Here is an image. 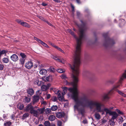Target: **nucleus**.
<instances>
[{
    "label": "nucleus",
    "instance_id": "f257e3e1",
    "mask_svg": "<svg viewBox=\"0 0 126 126\" xmlns=\"http://www.w3.org/2000/svg\"><path fill=\"white\" fill-rule=\"evenodd\" d=\"M81 49H76L74 55V62L73 66L70 64L69 66L72 70L73 81L71 84L73 88L69 89L70 93L68 94L69 97H72L75 103L74 106L75 110H78L80 106H86L89 102L88 96L86 94H83L79 97L78 90L76 88L77 83L78 81V76L79 73V67L80 64V55Z\"/></svg>",
    "mask_w": 126,
    "mask_h": 126
},
{
    "label": "nucleus",
    "instance_id": "f03ea898",
    "mask_svg": "<svg viewBox=\"0 0 126 126\" xmlns=\"http://www.w3.org/2000/svg\"><path fill=\"white\" fill-rule=\"evenodd\" d=\"M89 107L90 110L94 112L96 111L102 112V114H104V111L106 112V114H109L112 116L111 120L113 122L114 120L116 119L118 114L116 111H112L108 109L104 108V105L99 102L97 100H91L89 102Z\"/></svg>",
    "mask_w": 126,
    "mask_h": 126
},
{
    "label": "nucleus",
    "instance_id": "7ed1b4c3",
    "mask_svg": "<svg viewBox=\"0 0 126 126\" xmlns=\"http://www.w3.org/2000/svg\"><path fill=\"white\" fill-rule=\"evenodd\" d=\"M44 109H37L36 110H34V108L30 111V113L33 115L34 116L37 117L39 115L43 113L44 111Z\"/></svg>",
    "mask_w": 126,
    "mask_h": 126
},
{
    "label": "nucleus",
    "instance_id": "20e7f679",
    "mask_svg": "<svg viewBox=\"0 0 126 126\" xmlns=\"http://www.w3.org/2000/svg\"><path fill=\"white\" fill-rule=\"evenodd\" d=\"M126 79V70L124 72L122 76L120 79L119 81L116 84L114 85L113 88L115 90H116V89L119 88L120 87V86L122 84L121 81L123 80V78Z\"/></svg>",
    "mask_w": 126,
    "mask_h": 126
},
{
    "label": "nucleus",
    "instance_id": "39448f33",
    "mask_svg": "<svg viewBox=\"0 0 126 126\" xmlns=\"http://www.w3.org/2000/svg\"><path fill=\"white\" fill-rule=\"evenodd\" d=\"M53 79V76L50 75H46L44 77L42 78L43 80L45 81H48L49 82L51 81Z\"/></svg>",
    "mask_w": 126,
    "mask_h": 126
},
{
    "label": "nucleus",
    "instance_id": "423d86ee",
    "mask_svg": "<svg viewBox=\"0 0 126 126\" xmlns=\"http://www.w3.org/2000/svg\"><path fill=\"white\" fill-rule=\"evenodd\" d=\"M16 21L19 24L24 26L28 28H29L30 27V26L28 24L25 22H23L19 19H17Z\"/></svg>",
    "mask_w": 126,
    "mask_h": 126
},
{
    "label": "nucleus",
    "instance_id": "0eeeda50",
    "mask_svg": "<svg viewBox=\"0 0 126 126\" xmlns=\"http://www.w3.org/2000/svg\"><path fill=\"white\" fill-rule=\"evenodd\" d=\"M33 66V63L31 61L26 62L25 64V67L28 69L31 68Z\"/></svg>",
    "mask_w": 126,
    "mask_h": 126
},
{
    "label": "nucleus",
    "instance_id": "6e6552de",
    "mask_svg": "<svg viewBox=\"0 0 126 126\" xmlns=\"http://www.w3.org/2000/svg\"><path fill=\"white\" fill-rule=\"evenodd\" d=\"M34 84L37 85L38 86H41L43 84V82L41 81H39L38 78H35L34 80Z\"/></svg>",
    "mask_w": 126,
    "mask_h": 126
},
{
    "label": "nucleus",
    "instance_id": "1a4fd4ad",
    "mask_svg": "<svg viewBox=\"0 0 126 126\" xmlns=\"http://www.w3.org/2000/svg\"><path fill=\"white\" fill-rule=\"evenodd\" d=\"M60 91L59 90H57V91L55 92L56 94H58L59 99L60 101H62L63 99V96L61 95V94Z\"/></svg>",
    "mask_w": 126,
    "mask_h": 126
},
{
    "label": "nucleus",
    "instance_id": "9d476101",
    "mask_svg": "<svg viewBox=\"0 0 126 126\" xmlns=\"http://www.w3.org/2000/svg\"><path fill=\"white\" fill-rule=\"evenodd\" d=\"M11 60L14 62H16L18 60L17 56L16 54H13L10 57Z\"/></svg>",
    "mask_w": 126,
    "mask_h": 126
},
{
    "label": "nucleus",
    "instance_id": "9b49d317",
    "mask_svg": "<svg viewBox=\"0 0 126 126\" xmlns=\"http://www.w3.org/2000/svg\"><path fill=\"white\" fill-rule=\"evenodd\" d=\"M33 108V107L31 105V104H30L27 106L25 110L27 111H30V113L31 110H32Z\"/></svg>",
    "mask_w": 126,
    "mask_h": 126
},
{
    "label": "nucleus",
    "instance_id": "f8f14e48",
    "mask_svg": "<svg viewBox=\"0 0 126 126\" xmlns=\"http://www.w3.org/2000/svg\"><path fill=\"white\" fill-rule=\"evenodd\" d=\"M39 98V97L38 95H34L33 97V103L37 102Z\"/></svg>",
    "mask_w": 126,
    "mask_h": 126
},
{
    "label": "nucleus",
    "instance_id": "ddd939ff",
    "mask_svg": "<svg viewBox=\"0 0 126 126\" xmlns=\"http://www.w3.org/2000/svg\"><path fill=\"white\" fill-rule=\"evenodd\" d=\"M47 71L45 69H41L39 71V73L41 75H45L47 73Z\"/></svg>",
    "mask_w": 126,
    "mask_h": 126
},
{
    "label": "nucleus",
    "instance_id": "4468645a",
    "mask_svg": "<svg viewBox=\"0 0 126 126\" xmlns=\"http://www.w3.org/2000/svg\"><path fill=\"white\" fill-rule=\"evenodd\" d=\"M95 118L97 120H99L101 119V116L97 112H96L94 114Z\"/></svg>",
    "mask_w": 126,
    "mask_h": 126
},
{
    "label": "nucleus",
    "instance_id": "2eb2a0df",
    "mask_svg": "<svg viewBox=\"0 0 126 126\" xmlns=\"http://www.w3.org/2000/svg\"><path fill=\"white\" fill-rule=\"evenodd\" d=\"M27 93L30 95H32L34 93V91L32 89L30 88L28 90Z\"/></svg>",
    "mask_w": 126,
    "mask_h": 126
},
{
    "label": "nucleus",
    "instance_id": "dca6fc26",
    "mask_svg": "<svg viewBox=\"0 0 126 126\" xmlns=\"http://www.w3.org/2000/svg\"><path fill=\"white\" fill-rule=\"evenodd\" d=\"M25 60V59L20 58L19 59L20 64H21L22 66H23Z\"/></svg>",
    "mask_w": 126,
    "mask_h": 126
},
{
    "label": "nucleus",
    "instance_id": "f3484780",
    "mask_svg": "<svg viewBox=\"0 0 126 126\" xmlns=\"http://www.w3.org/2000/svg\"><path fill=\"white\" fill-rule=\"evenodd\" d=\"M109 95L108 93L105 94H104L103 96V99L105 101L106 100H107L109 99V97L108 96Z\"/></svg>",
    "mask_w": 126,
    "mask_h": 126
},
{
    "label": "nucleus",
    "instance_id": "a211bd4d",
    "mask_svg": "<svg viewBox=\"0 0 126 126\" xmlns=\"http://www.w3.org/2000/svg\"><path fill=\"white\" fill-rule=\"evenodd\" d=\"M56 114L57 117L58 118H60L63 116V114L61 112H58Z\"/></svg>",
    "mask_w": 126,
    "mask_h": 126
},
{
    "label": "nucleus",
    "instance_id": "6ab92c4d",
    "mask_svg": "<svg viewBox=\"0 0 126 126\" xmlns=\"http://www.w3.org/2000/svg\"><path fill=\"white\" fill-rule=\"evenodd\" d=\"M55 119V117L54 115H50L48 117V119L49 120L52 121L54 120Z\"/></svg>",
    "mask_w": 126,
    "mask_h": 126
},
{
    "label": "nucleus",
    "instance_id": "aec40b11",
    "mask_svg": "<svg viewBox=\"0 0 126 126\" xmlns=\"http://www.w3.org/2000/svg\"><path fill=\"white\" fill-rule=\"evenodd\" d=\"M63 92L62 93V95L63 96L66 93L67 88L66 87H64L62 88Z\"/></svg>",
    "mask_w": 126,
    "mask_h": 126
},
{
    "label": "nucleus",
    "instance_id": "412c9836",
    "mask_svg": "<svg viewBox=\"0 0 126 126\" xmlns=\"http://www.w3.org/2000/svg\"><path fill=\"white\" fill-rule=\"evenodd\" d=\"M24 106L23 104L21 103H19L17 105V107L20 110H21L23 108Z\"/></svg>",
    "mask_w": 126,
    "mask_h": 126
},
{
    "label": "nucleus",
    "instance_id": "4be33fe9",
    "mask_svg": "<svg viewBox=\"0 0 126 126\" xmlns=\"http://www.w3.org/2000/svg\"><path fill=\"white\" fill-rule=\"evenodd\" d=\"M42 90L43 91H46L48 89L47 87V86L45 85H43L41 87Z\"/></svg>",
    "mask_w": 126,
    "mask_h": 126
},
{
    "label": "nucleus",
    "instance_id": "5701e85b",
    "mask_svg": "<svg viewBox=\"0 0 126 126\" xmlns=\"http://www.w3.org/2000/svg\"><path fill=\"white\" fill-rule=\"evenodd\" d=\"M57 106L56 105L53 106L51 108V110L52 111H55L58 109Z\"/></svg>",
    "mask_w": 126,
    "mask_h": 126
},
{
    "label": "nucleus",
    "instance_id": "b1692460",
    "mask_svg": "<svg viewBox=\"0 0 126 126\" xmlns=\"http://www.w3.org/2000/svg\"><path fill=\"white\" fill-rule=\"evenodd\" d=\"M57 71L59 73H62L64 72L65 71V69H58L57 70Z\"/></svg>",
    "mask_w": 126,
    "mask_h": 126
},
{
    "label": "nucleus",
    "instance_id": "393cba45",
    "mask_svg": "<svg viewBox=\"0 0 126 126\" xmlns=\"http://www.w3.org/2000/svg\"><path fill=\"white\" fill-rule=\"evenodd\" d=\"M114 90H115L113 88H112L111 90H110L108 92V94L110 95L112 94H113Z\"/></svg>",
    "mask_w": 126,
    "mask_h": 126
},
{
    "label": "nucleus",
    "instance_id": "a878e982",
    "mask_svg": "<svg viewBox=\"0 0 126 126\" xmlns=\"http://www.w3.org/2000/svg\"><path fill=\"white\" fill-rule=\"evenodd\" d=\"M2 62L5 63H7L9 62V60L7 58H4L2 59Z\"/></svg>",
    "mask_w": 126,
    "mask_h": 126
},
{
    "label": "nucleus",
    "instance_id": "bb28decb",
    "mask_svg": "<svg viewBox=\"0 0 126 126\" xmlns=\"http://www.w3.org/2000/svg\"><path fill=\"white\" fill-rule=\"evenodd\" d=\"M20 55L22 57L21 58L26 59V55L24 53H20Z\"/></svg>",
    "mask_w": 126,
    "mask_h": 126
},
{
    "label": "nucleus",
    "instance_id": "cd10ccee",
    "mask_svg": "<svg viewBox=\"0 0 126 126\" xmlns=\"http://www.w3.org/2000/svg\"><path fill=\"white\" fill-rule=\"evenodd\" d=\"M121 21L122 22V23L120 24L121 26H122L125 25V21L123 19L120 20H119V21L120 22Z\"/></svg>",
    "mask_w": 126,
    "mask_h": 126
},
{
    "label": "nucleus",
    "instance_id": "c85d7f7f",
    "mask_svg": "<svg viewBox=\"0 0 126 126\" xmlns=\"http://www.w3.org/2000/svg\"><path fill=\"white\" fill-rule=\"evenodd\" d=\"M44 124L45 126H50V124L49 121H45Z\"/></svg>",
    "mask_w": 126,
    "mask_h": 126
},
{
    "label": "nucleus",
    "instance_id": "c756f323",
    "mask_svg": "<svg viewBox=\"0 0 126 126\" xmlns=\"http://www.w3.org/2000/svg\"><path fill=\"white\" fill-rule=\"evenodd\" d=\"M29 116V114L28 113H25L22 116V119H24L25 118Z\"/></svg>",
    "mask_w": 126,
    "mask_h": 126
},
{
    "label": "nucleus",
    "instance_id": "7c9ffc66",
    "mask_svg": "<svg viewBox=\"0 0 126 126\" xmlns=\"http://www.w3.org/2000/svg\"><path fill=\"white\" fill-rule=\"evenodd\" d=\"M112 42V40L111 39H109L108 40L106 41L105 43H109L111 44Z\"/></svg>",
    "mask_w": 126,
    "mask_h": 126
},
{
    "label": "nucleus",
    "instance_id": "2f4dec72",
    "mask_svg": "<svg viewBox=\"0 0 126 126\" xmlns=\"http://www.w3.org/2000/svg\"><path fill=\"white\" fill-rule=\"evenodd\" d=\"M58 62H59L61 63H64L66 62L65 60H64L63 59H59V60Z\"/></svg>",
    "mask_w": 126,
    "mask_h": 126
},
{
    "label": "nucleus",
    "instance_id": "473e14b6",
    "mask_svg": "<svg viewBox=\"0 0 126 126\" xmlns=\"http://www.w3.org/2000/svg\"><path fill=\"white\" fill-rule=\"evenodd\" d=\"M45 111L46 114H49L50 113L51 110L47 108L45 110Z\"/></svg>",
    "mask_w": 126,
    "mask_h": 126
},
{
    "label": "nucleus",
    "instance_id": "72a5a7b5",
    "mask_svg": "<svg viewBox=\"0 0 126 126\" xmlns=\"http://www.w3.org/2000/svg\"><path fill=\"white\" fill-rule=\"evenodd\" d=\"M41 44L43 46L46 47V48H48L49 47V46L46 43H45L43 41L42 42Z\"/></svg>",
    "mask_w": 126,
    "mask_h": 126
},
{
    "label": "nucleus",
    "instance_id": "f704fd0d",
    "mask_svg": "<svg viewBox=\"0 0 126 126\" xmlns=\"http://www.w3.org/2000/svg\"><path fill=\"white\" fill-rule=\"evenodd\" d=\"M56 48V49H57V50H58L59 51H61L62 53H64V52L63 51V50L62 49H61L60 48L57 47V46L56 47V48Z\"/></svg>",
    "mask_w": 126,
    "mask_h": 126
},
{
    "label": "nucleus",
    "instance_id": "c9c22d12",
    "mask_svg": "<svg viewBox=\"0 0 126 126\" xmlns=\"http://www.w3.org/2000/svg\"><path fill=\"white\" fill-rule=\"evenodd\" d=\"M11 122H7L4 124V125L5 126H9L11 125Z\"/></svg>",
    "mask_w": 126,
    "mask_h": 126
},
{
    "label": "nucleus",
    "instance_id": "e433bc0d",
    "mask_svg": "<svg viewBox=\"0 0 126 126\" xmlns=\"http://www.w3.org/2000/svg\"><path fill=\"white\" fill-rule=\"evenodd\" d=\"M42 93L41 91L40 90H38L36 92V94L37 95H38L41 94Z\"/></svg>",
    "mask_w": 126,
    "mask_h": 126
},
{
    "label": "nucleus",
    "instance_id": "4c0bfd02",
    "mask_svg": "<svg viewBox=\"0 0 126 126\" xmlns=\"http://www.w3.org/2000/svg\"><path fill=\"white\" fill-rule=\"evenodd\" d=\"M51 57L53 59L57 61V62H58L59 60V59L57 57L54 56L52 55L51 56Z\"/></svg>",
    "mask_w": 126,
    "mask_h": 126
},
{
    "label": "nucleus",
    "instance_id": "58836bf2",
    "mask_svg": "<svg viewBox=\"0 0 126 126\" xmlns=\"http://www.w3.org/2000/svg\"><path fill=\"white\" fill-rule=\"evenodd\" d=\"M25 100L27 102H29L30 100V98L26 97Z\"/></svg>",
    "mask_w": 126,
    "mask_h": 126
},
{
    "label": "nucleus",
    "instance_id": "ea45409f",
    "mask_svg": "<svg viewBox=\"0 0 126 126\" xmlns=\"http://www.w3.org/2000/svg\"><path fill=\"white\" fill-rule=\"evenodd\" d=\"M123 118L121 117L118 119V121L120 123H122L123 121Z\"/></svg>",
    "mask_w": 126,
    "mask_h": 126
},
{
    "label": "nucleus",
    "instance_id": "a19ab883",
    "mask_svg": "<svg viewBox=\"0 0 126 126\" xmlns=\"http://www.w3.org/2000/svg\"><path fill=\"white\" fill-rule=\"evenodd\" d=\"M49 70L50 71L52 72H53L54 70V68L52 67H50L49 68Z\"/></svg>",
    "mask_w": 126,
    "mask_h": 126
},
{
    "label": "nucleus",
    "instance_id": "79ce46f5",
    "mask_svg": "<svg viewBox=\"0 0 126 126\" xmlns=\"http://www.w3.org/2000/svg\"><path fill=\"white\" fill-rule=\"evenodd\" d=\"M108 82L110 84H113L114 82V81L113 80H110L108 81Z\"/></svg>",
    "mask_w": 126,
    "mask_h": 126
},
{
    "label": "nucleus",
    "instance_id": "37998d69",
    "mask_svg": "<svg viewBox=\"0 0 126 126\" xmlns=\"http://www.w3.org/2000/svg\"><path fill=\"white\" fill-rule=\"evenodd\" d=\"M64 83L65 85H69L70 84V83H68L67 81L66 80H65L64 81Z\"/></svg>",
    "mask_w": 126,
    "mask_h": 126
},
{
    "label": "nucleus",
    "instance_id": "c03bdc74",
    "mask_svg": "<svg viewBox=\"0 0 126 126\" xmlns=\"http://www.w3.org/2000/svg\"><path fill=\"white\" fill-rule=\"evenodd\" d=\"M62 123L60 121H58L57 122V125L58 126H61L62 125Z\"/></svg>",
    "mask_w": 126,
    "mask_h": 126
},
{
    "label": "nucleus",
    "instance_id": "a18cd8bd",
    "mask_svg": "<svg viewBox=\"0 0 126 126\" xmlns=\"http://www.w3.org/2000/svg\"><path fill=\"white\" fill-rule=\"evenodd\" d=\"M61 77L63 79H65L66 78V75H61Z\"/></svg>",
    "mask_w": 126,
    "mask_h": 126
},
{
    "label": "nucleus",
    "instance_id": "49530a36",
    "mask_svg": "<svg viewBox=\"0 0 126 126\" xmlns=\"http://www.w3.org/2000/svg\"><path fill=\"white\" fill-rule=\"evenodd\" d=\"M3 65L2 64H0V70H3Z\"/></svg>",
    "mask_w": 126,
    "mask_h": 126
},
{
    "label": "nucleus",
    "instance_id": "de8ad7c7",
    "mask_svg": "<svg viewBox=\"0 0 126 126\" xmlns=\"http://www.w3.org/2000/svg\"><path fill=\"white\" fill-rule=\"evenodd\" d=\"M52 100L53 101H55L57 100V98L56 97H53L52 98Z\"/></svg>",
    "mask_w": 126,
    "mask_h": 126
},
{
    "label": "nucleus",
    "instance_id": "09e8293b",
    "mask_svg": "<svg viewBox=\"0 0 126 126\" xmlns=\"http://www.w3.org/2000/svg\"><path fill=\"white\" fill-rule=\"evenodd\" d=\"M116 92H117L118 93V94H119L120 95H121V94H122V92L121 91H119L117 89H116Z\"/></svg>",
    "mask_w": 126,
    "mask_h": 126
},
{
    "label": "nucleus",
    "instance_id": "8fccbe9b",
    "mask_svg": "<svg viewBox=\"0 0 126 126\" xmlns=\"http://www.w3.org/2000/svg\"><path fill=\"white\" fill-rule=\"evenodd\" d=\"M41 104L44 105H46L47 104V102L45 101H41Z\"/></svg>",
    "mask_w": 126,
    "mask_h": 126
},
{
    "label": "nucleus",
    "instance_id": "3c124183",
    "mask_svg": "<svg viewBox=\"0 0 126 126\" xmlns=\"http://www.w3.org/2000/svg\"><path fill=\"white\" fill-rule=\"evenodd\" d=\"M50 44L53 47L55 48H56V47L57 46L56 45H55L54 44H53L51 43H50Z\"/></svg>",
    "mask_w": 126,
    "mask_h": 126
},
{
    "label": "nucleus",
    "instance_id": "603ef678",
    "mask_svg": "<svg viewBox=\"0 0 126 126\" xmlns=\"http://www.w3.org/2000/svg\"><path fill=\"white\" fill-rule=\"evenodd\" d=\"M82 122L84 124H86L87 123V121L86 119H85L83 120Z\"/></svg>",
    "mask_w": 126,
    "mask_h": 126
},
{
    "label": "nucleus",
    "instance_id": "864d4df0",
    "mask_svg": "<svg viewBox=\"0 0 126 126\" xmlns=\"http://www.w3.org/2000/svg\"><path fill=\"white\" fill-rule=\"evenodd\" d=\"M47 88L48 89L49 87L50 86L51 84L50 83H48L47 84Z\"/></svg>",
    "mask_w": 126,
    "mask_h": 126
},
{
    "label": "nucleus",
    "instance_id": "5fc2aeb1",
    "mask_svg": "<svg viewBox=\"0 0 126 126\" xmlns=\"http://www.w3.org/2000/svg\"><path fill=\"white\" fill-rule=\"evenodd\" d=\"M50 97V95L49 94H47V99H49Z\"/></svg>",
    "mask_w": 126,
    "mask_h": 126
},
{
    "label": "nucleus",
    "instance_id": "6e6d98bb",
    "mask_svg": "<svg viewBox=\"0 0 126 126\" xmlns=\"http://www.w3.org/2000/svg\"><path fill=\"white\" fill-rule=\"evenodd\" d=\"M39 43L41 44L42 42V41L40 40L39 39H38L37 41Z\"/></svg>",
    "mask_w": 126,
    "mask_h": 126
},
{
    "label": "nucleus",
    "instance_id": "4d7b16f0",
    "mask_svg": "<svg viewBox=\"0 0 126 126\" xmlns=\"http://www.w3.org/2000/svg\"><path fill=\"white\" fill-rule=\"evenodd\" d=\"M121 95L124 97H126V95L123 92L122 93V94H121Z\"/></svg>",
    "mask_w": 126,
    "mask_h": 126
},
{
    "label": "nucleus",
    "instance_id": "13d9d810",
    "mask_svg": "<svg viewBox=\"0 0 126 126\" xmlns=\"http://www.w3.org/2000/svg\"><path fill=\"white\" fill-rule=\"evenodd\" d=\"M117 111L119 114H121L122 113V112H121L119 110L117 109Z\"/></svg>",
    "mask_w": 126,
    "mask_h": 126
},
{
    "label": "nucleus",
    "instance_id": "bf43d9fd",
    "mask_svg": "<svg viewBox=\"0 0 126 126\" xmlns=\"http://www.w3.org/2000/svg\"><path fill=\"white\" fill-rule=\"evenodd\" d=\"M42 5L43 6H46L47 5V4L44 2H43L42 3Z\"/></svg>",
    "mask_w": 126,
    "mask_h": 126
},
{
    "label": "nucleus",
    "instance_id": "052dcab7",
    "mask_svg": "<svg viewBox=\"0 0 126 126\" xmlns=\"http://www.w3.org/2000/svg\"><path fill=\"white\" fill-rule=\"evenodd\" d=\"M71 7L73 11H74V6L72 4L71 5Z\"/></svg>",
    "mask_w": 126,
    "mask_h": 126
},
{
    "label": "nucleus",
    "instance_id": "680f3d73",
    "mask_svg": "<svg viewBox=\"0 0 126 126\" xmlns=\"http://www.w3.org/2000/svg\"><path fill=\"white\" fill-rule=\"evenodd\" d=\"M47 23L49 25L51 26V23L48 22V21H46Z\"/></svg>",
    "mask_w": 126,
    "mask_h": 126
},
{
    "label": "nucleus",
    "instance_id": "e2e57ef3",
    "mask_svg": "<svg viewBox=\"0 0 126 126\" xmlns=\"http://www.w3.org/2000/svg\"><path fill=\"white\" fill-rule=\"evenodd\" d=\"M4 119L5 120L6 118V116L5 115H4L3 116Z\"/></svg>",
    "mask_w": 126,
    "mask_h": 126
},
{
    "label": "nucleus",
    "instance_id": "0e129e2a",
    "mask_svg": "<svg viewBox=\"0 0 126 126\" xmlns=\"http://www.w3.org/2000/svg\"><path fill=\"white\" fill-rule=\"evenodd\" d=\"M40 99L42 101H43L44 100V99L42 97H41Z\"/></svg>",
    "mask_w": 126,
    "mask_h": 126
},
{
    "label": "nucleus",
    "instance_id": "69168bd1",
    "mask_svg": "<svg viewBox=\"0 0 126 126\" xmlns=\"http://www.w3.org/2000/svg\"><path fill=\"white\" fill-rule=\"evenodd\" d=\"M76 1L77 3H80V2L79 0H76Z\"/></svg>",
    "mask_w": 126,
    "mask_h": 126
},
{
    "label": "nucleus",
    "instance_id": "338daca9",
    "mask_svg": "<svg viewBox=\"0 0 126 126\" xmlns=\"http://www.w3.org/2000/svg\"><path fill=\"white\" fill-rule=\"evenodd\" d=\"M38 65L37 64H35L34 65V67L36 68L37 67Z\"/></svg>",
    "mask_w": 126,
    "mask_h": 126
},
{
    "label": "nucleus",
    "instance_id": "774afa93",
    "mask_svg": "<svg viewBox=\"0 0 126 126\" xmlns=\"http://www.w3.org/2000/svg\"><path fill=\"white\" fill-rule=\"evenodd\" d=\"M123 126H126V123L124 124Z\"/></svg>",
    "mask_w": 126,
    "mask_h": 126
}]
</instances>
